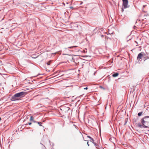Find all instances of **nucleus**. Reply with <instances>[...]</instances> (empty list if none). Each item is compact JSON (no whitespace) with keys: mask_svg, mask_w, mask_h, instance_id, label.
I'll list each match as a JSON object with an SVG mask.
<instances>
[{"mask_svg":"<svg viewBox=\"0 0 149 149\" xmlns=\"http://www.w3.org/2000/svg\"><path fill=\"white\" fill-rule=\"evenodd\" d=\"M141 123H139L138 124V126L140 127H144L147 128H148V126L149 124V116H145L141 120Z\"/></svg>","mask_w":149,"mask_h":149,"instance_id":"nucleus-1","label":"nucleus"},{"mask_svg":"<svg viewBox=\"0 0 149 149\" xmlns=\"http://www.w3.org/2000/svg\"><path fill=\"white\" fill-rule=\"evenodd\" d=\"M26 93V92H21L16 93L11 97L10 100L12 101L19 100L20 98L23 97Z\"/></svg>","mask_w":149,"mask_h":149,"instance_id":"nucleus-2","label":"nucleus"},{"mask_svg":"<svg viewBox=\"0 0 149 149\" xmlns=\"http://www.w3.org/2000/svg\"><path fill=\"white\" fill-rule=\"evenodd\" d=\"M123 3V6L124 7V8H126L129 7L128 6V0H122Z\"/></svg>","mask_w":149,"mask_h":149,"instance_id":"nucleus-3","label":"nucleus"},{"mask_svg":"<svg viewBox=\"0 0 149 149\" xmlns=\"http://www.w3.org/2000/svg\"><path fill=\"white\" fill-rule=\"evenodd\" d=\"M87 137L89 138L90 139V141L91 142H92V143L94 144L95 146L97 148V147L99 146V145L97 143H96L95 142H94V140L93 138H92L91 137L89 136H87Z\"/></svg>","mask_w":149,"mask_h":149,"instance_id":"nucleus-4","label":"nucleus"},{"mask_svg":"<svg viewBox=\"0 0 149 149\" xmlns=\"http://www.w3.org/2000/svg\"><path fill=\"white\" fill-rule=\"evenodd\" d=\"M143 56V54H142V52H141L140 53H139L137 57V59L138 60H140V59H141L142 57Z\"/></svg>","mask_w":149,"mask_h":149,"instance_id":"nucleus-5","label":"nucleus"},{"mask_svg":"<svg viewBox=\"0 0 149 149\" xmlns=\"http://www.w3.org/2000/svg\"><path fill=\"white\" fill-rule=\"evenodd\" d=\"M119 75V73L118 72H116L113 74L112 75V76L113 77H116L118 76Z\"/></svg>","mask_w":149,"mask_h":149,"instance_id":"nucleus-6","label":"nucleus"},{"mask_svg":"<svg viewBox=\"0 0 149 149\" xmlns=\"http://www.w3.org/2000/svg\"><path fill=\"white\" fill-rule=\"evenodd\" d=\"M130 34L127 36L126 38L127 41V42L130 40Z\"/></svg>","mask_w":149,"mask_h":149,"instance_id":"nucleus-7","label":"nucleus"},{"mask_svg":"<svg viewBox=\"0 0 149 149\" xmlns=\"http://www.w3.org/2000/svg\"><path fill=\"white\" fill-rule=\"evenodd\" d=\"M142 113H143L142 111L141 112H140L138 113V115L139 116H140L142 115Z\"/></svg>","mask_w":149,"mask_h":149,"instance_id":"nucleus-8","label":"nucleus"},{"mask_svg":"<svg viewBox=\"0 0 149 149\" xmlns=\"http://www.w3.org/2000/svg\"><path fill=\"white\" fill-rule=\"evenodd\" d=\"M52 61L50 60L48 62L46 63V64L48 65H49L50 64L51 62Z\"/></svg>","mask_w":149,"mask_h":149,"instance_id":"nucleus-9","label":"nucleus"},{"mask_svg":"<svg viewBox=\"0 0 149 149\" xmlns=\"http://www.w3.org/2000/svg\"><path fill=\"white\" fill-rule=\"evenodd\" d=\"M128 118H126L125 119V124H124L125 125L126 124V123L128 121Z\"/></svg>","mask_w":149,"mask_h":149,"instance_id":"nucleus-10","label":"nucleus"},{"mask_svg":"<svg viewBox=\"0 0 149 149\" xmlns=\"http://www.w3.org/2000/svg\"><path fill=\"white\" fill-rule=\"evenodd\" d=\"M37 123L40 126H42V125H41V124H42L41 122H39L37 121Z\"/></svg>","mask_w":149,"mask_h":149,"instance_id":"nucleus-11","label":"nucleus"},{"mask_svg":"<svg viewBox=\"0 0 149 149\" xmlns=\"http://www.w3.org/2000/svg\"><path fill=\"white\" fill-rule=\"evenodd\" d=\"M33 120V117L32 116H31L30 119V121H32Z\"/></svg>","mask_w":149,"mask_h":149,"instance_id":"nucleus-12","label":"nucleus"},{"mask_svg":"<svg viewBox=\"0 0 149 149\" xmlns=\"http://www.w3.org/2000/svg\"><path fill=\"white\" fill-rule=\"evenodd\" d=\"M76 47V46H71V47H68V48L71 49V48H73V47Z\"/></svg>","mask_w":149,"mask_h":149,"instance_id":"nucleus-13","label":"nucleus"},{"mask_svg":"<svg viewBox=\"0 0 149 149\" xmlns=\"http://www.w3.org/2000/svg\"><path fill=\"white\" fill-rule=\"evenodd\" d=\"M31 124H32L31 123L29 122L28 123H27V124H25V125H28V124H29V125H31Z\"/></svg>","mask_w":149,"mask_h":149,"instance_id":"nucleus-14","label":"nucleus"},{"mask_svg":"<svg viewBox=\"0 0 149 149\" xmlns=\"http://www.w3.org/2000/svg\"><path fill=\"white\" fill-rule=\"evenodd\" d=\"M32 121L34 123H37V121H36L34 120Z\"/></svg>","mask_w":149,"mask_h":149,"instance_id":"nucleus-15","label":"nucleus"},{"mask_svg":"<svg viewBox=\"0 0 149 149\" xmlns=\"http://www.w3.org/2000/svg\"><path fill=\"white\" fill-rule=\"evenodd\" d=\"M136 28V27L135 26H134L133 27V28L134 29H135Z\"/></svg>","mask_w":149,"mask_h":149,"instance_id":"nucleus-16","label":"nucleus"},{"mask_svg":"<svg viewBox=\"0 0 149 149\" xmlns=\"http://www.w3.org/2000/svg\"><path fill=\"white\" fill-rule=\"evenodd\" d=\"M88 88V87H86V88H84V89H86V90H87V89H88V88Z\"/></svg>","mask_w":149,"mask_h":149,"instance_id":"nucleus-17","label":"nucleus"},{"mask_svg":"<svg viewBox=\"0 0 149 149\" xmlns=\"http://www.w3.org/2000/svg\"><path fill=\"white\" fill-rule=\"evenodd\" d=\"M87 145H88V146H89V144H88V142H87Z\"/></svg>","mask_w":149,"mask_h":149,"instance_id":"nucleus-18","label":"nucleus"},{"mask_svg":"<svg viewBox=\"0 0 149 149\" xmlns=\"http://www.w3.org/2000/svg\"><path fill=\"white\" fill-rule=\"evenodd\" d=\"M146 6V5H144L143 6V8H144Z\"/></svg>","mask_w":149,"mask_h":149,"instance_id":"nucleus-19","label":"nucleus"},{"mask_svg":"<svg viewBox=\"0 0 149 149\" xmlns=\"http://www.w3.org/2000/svg\"><path fill=\"white\" fill-rule=\"evenodd\" d=\"M122 12H123V11H124V9L123 8H122Z\"/></svg>","mask_w":149,"mask_h":149,"instance_id":"nucleus-20","label":"nucleus"},{"mask_svg":"<svg viewBox=\"0 0 149 149\" xmlns=\"http://www.w3.org/2000/svg\"><path fill=\"white\" fill-rule=\"evenodd\" d=\"M60 72V71H58L56 73H59Z\"/></svg>","mask_w":149,"mask_h":149,"instance_id":"nucleus-21","label":"nucleus"},{"mask_svg":"<svg viewBox=\"0 0 149 149\" xmlns=\"http://www.w3.org/2000/svg\"><path fill=\"white\" fill-rule=\"evenodd\" d=\"M83 2H81L80 3V5H81L82 3Z\"/></svg>","mask_w":149,"mask_h":149,"instance_id":"nucleus-22","label":"nucleus"},{"mask_svg":"<svg viewBox=\"0 0 149 149\" xmlns=\"http://www.w3.org/2000/svg\"><path fill=\"white\" fill-rule=\"evenodd\" d=\"M63 75H64L63 74H62L60 76H63Z\"/></svg>","mask_w":149,"mask_h":149,"instance_id":"nucleus-23","label":"nucleus"},{"mask_svg":"<svg viewBox=\"0 0 149 149\" xmlns=\"http://www.w3.org/2000/svg\"><path fill=\"white\" fill-rule=\"evenodd\" d=\"M65 71H62L61 72H65Z\"/></svg>","mask_w":149,"mask_h":149,"instance_id":"nucleus-24","label":"nucleus"},{"mask_svg":"<svg viewBox=\"0 0 149 149\" xmlns=\"http://www.w3.org/2000/svg\"><path fill=\"white\" fill-rule=\"evenodd\" d=\"M74 125V126H75V127H76V126L75 125Z\"/></svg>","mask_w":149,"mask_h":149,"instance_id":"nucleus-25","label":"nucleus"},{"mask_svg":"<svg viewBox=\"0 0 149 149\" xmlns=\"http://www.w3.org/2000/svg\"><path fill=\"white\" fill-rule=\"evenodd\" d=\"M1 120V117H0V121Z\"/></svg>","mask_w":149,"mask_h":149,"instance_id":"nucleus-26","label":"nucleus"},{"mask_svg":"<svg viewBox=\"0 0 149 149\" xmlns=\"http://www.w3.org/2000/svg\"><path fill=\"white\" fill-rule=\"evenodd\" d=\"M100 87H101V88H102V86H100Z\"/></svg>","mask_w":149,"mask_h":149,"instance_id":"nucleus-27","label":"nucleus"},{"mask_svg":"<svg viewBox=\"0 0 149 149\" xmlns=\"http://www.w3.org/2000/svg\"><path fill=\"white\" fill-rule=\"evenodd\" d=\"M129 57H130V56L129 55Z\"/></svg>","mask_w":149,"mask_h":149,"instance_id":"nucleus-28","label":"nucleus"},{"mask_svg":"<svg viewBox=\"0 0 149 149\" xmlns=\"http://www.w3.org/2000/svg\"><path fill=\"white\" fill-rule=\"evenodd\" d=\"M40 144H42H42L41 143H40Z\"/></svg>","mask_w":149,"mask_h":149,"instance_id":"nucleus-29","label":"nucleus"}]
</instances>
